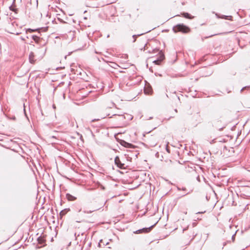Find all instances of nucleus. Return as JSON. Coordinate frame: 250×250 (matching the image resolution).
<instances>
[{
    "instance_id": "obj_1",
    "label": "nucleus",
    "mask_w": 250,
    "mask_h": 250,
    "mask_svg": "<svg viewBox=\"0 0 250 250\" xmlns=\"http://www.w3.org/2000/svg\"><path fill=\"white\" fill-rule=\"evenodd\" d=\"M174 30L175 32L180 31L183 33H188L189 31V29L183 24H179L174 27Z\"/></svg>"
},
{
    "instance_id": "obj_2",
    "label": "nucleus",
    "mask_w": 250,
    "mask_h": 250,
    "mask_svg": "<svg viewBox=\"0 0 250 250\" xmlns=\"http://www.w3.org/2000/svg\"><path fill=\"white\" fill-rule=\"evenodd\" d=\"M152 88L149 84H146L144 87V92L146 94L149 95L152 93Z\"/></svg>"
},
{
    "instance_id": "obj_3",
    "label": "nucleus",
    "mask_w": 250,
    "mask_h": 250,
    "mask_svg": "<svg viewBox=\"0 0 250 250\" xmlns=\"http://www.w3.org/2000/svg\"><path fill=\"white\" fill-rule=\"evenodd\" d=\"M115 163L119 168H123L124 167V164L121 163L120 159L118 156L116 157L115 158Z\"/></svg>"
},
{
    "instance_id": "obj_4",
    "label": "nucleus",
    "mask_w": 250,
    "mask_h": 250,
    "mask_svg": "<svg viewBox=\"0 0 250 250\" xmlns=\"http://www.w3.org/2000/svg\"><path fill=\"white\" fill-rule=\"evenodd\" d=\"M121 145L125 147H128V148H133L134 147V146L131 144H129L128 143H127L125 142V141H121L120 143Z\"/></svg>"
},
{
    "instance_id": "obj_5",
    "label": "nucleus",
    "mask_w": 250,
    "mask_h": 250,
    "mask_svg": "<svg viewBox=\"0 0 250 250\" xmlns=\"http://www.w3.org/2000/svg\"><path fill=\"white\" fill-rule=\"evenodd\" d=\"M34 54L33 52H31L29 55V60L30 63H33L35 62V60L34 59Z\"/></svg>"
},
{
    "instance_id": "obj_6",
    "label": "nucleus",
    "mask_w": 250,
    "mask_h": 250,
    "mask_svg": "<svg viewBox=\"0 0 250 250\" xmlns=\"http://www.w3.org/2000/svg\"><path fill=\"white\" fill-rule=\"evenodd\" d=\"M164 58V55L163 53H161V55H160V59H158L157 60H155V61H153V63H154L155 64H160V62H161V61L162 60H163Z\"/></svg>"
},
{
    "instance_id": "obj_7",
    "label": "nucleus",
    "mask_w": 250,
    "mask_h": 250,
    "mask_svg": "<svg viewBox=\"0 0 250 250\" xmlns=\"http://www.w3.org/2000/svg\"><path fill=\"white\" fill-rule=\"evenodd\" d=\"M152 227V226L150 227L149 228H144L142 229L138 230V231H137V233H142V232H149L151 230Z\"/></svg>"
},
{
    "instance_id": "obj_8",
    "label": "nucleus",
    "mask_w": 250,
    "mask_h": 250,
    "mask_svg": "<svg viewBox=\"0 0 250 250\" xmlns=\"http://www.w3.org/2000/svg\"><path fill=\"white\" fill-rule=\"evenodd\" d=\"M66 198L69 201H74L76 199V197L69 194H66Z\"/></svg>"
},
{
    "instance_id": "obj_9",
    "label": "nucleus",
    "mask_w": 250,
    "mask_h": 250,
    "mask_svg": "<svg viewBox=\"0 0 250 250\" xmlns=\"http://www.w3.org/2000/svg\"><path fill=\"white\" fill-rule=\"evenodd\" d=\"M68 210H67V209H65L61 211L60 213V216L61 217H62L63 216L65 215V214L68 212Z\"/></svg>"
},
{
    "instance_id": "obj_10",
    "label": "nucleus",
    "mask_w": 250,
    "mask_h": 250,
    "mask_svg": "<svg viewBox=\"0 0 250 250\" xmlns=\"http://www.w3.org/2000/svg\"><path fill=\"white\" fill-rule=\"evenodd\" d=\"M83 209H84L83 212L84 213H91V212H92L93 211V210H88V209H87L86 207H85L83 208Z\"/></svg>"
},
{
    "instance_id": "obj_11",
    "label": "nucleus",
    "mask_w": 250,
    "mask_h": 250,
    "mask_svg": "<svg viewBox=\"0 0 250 250\" xmlns=\"http://www.w3.org/2000/svg\"><path fill=\"white\" fill-rule=\"evenodd\" d=\"M183 15L184 17H185V18H189V19H191L192 18V17H191L189 16V15L188 13H183Z\"/></svg>"
},
{
    "instance_id": "obj_12",
    "label": "nucleus",
    "mask_w": 250,
    "mask_h": 250,
    "mask_svg": "<svg viewBox=\"0 0 250 250\" xmlns=\"http://www.w3.org/2000/svg\"><path fill=\"white\" fill-rule=\"evenodd\" d=\"M32 39L36 42H38L39 41V37L36 36H33Z\"/></svg>"
},
{
    "instance_id": "obj_13",
    "label": "nucleus",
    "mask_w": 250,
    "mask_h": 250,
    "mask_svg": "<svg viewBox=\"0 0 250 250\" xmlns=\"http://www.w3.org/2000/svg\"><path fill=\"white\" fill-rule=\"evenodd\" d=\"M34 30H33V29H28L27 30H26V32H32L33 31H34Z\"/></svg>"
},
{
    "instance_id": "obj_14",
    "label": "nucleus",
    "mask_w": 250,
    "mask_h": 250,
    "mask_svg": "<svg viewBox=\"0 0 250 250\" xmlns=\"http://www.w3.org/2000/svg\"><path fill=\"white\" fill-rule=\"evenodd\" d=\"M108 115H109V114H106L102 116V117H103V118H104L105 116H108Z\"/></svg>"
},
{
    "instance_id": "obj_15",
    "label": "nucleus",
    "mask_w": 250,
    "mask_h": 250,
    "mask_svg": "<svg viewBox=\"0 0 250 250\" xmlns=\"http://www.w3.org/2000/svg\"><path fill=\"white\" fill-rule=\"evenodd\" d=\"M10 9L11 10H13L14 11V9L13 8H12L11 7H10Z\"/></svg>"
},
{
    "instance_id": "obj_16",
    "label": "nucleus",
    "mask_w": 250,
    "mask_h": 250,
    "mask_svg": "<svg viewBox=\"0 0 250 250\" xmlns=\"http://www.w3.org/2000/svg\"><path fill=\"white\" fill-rule=\"evenodd\" d=\"M82 210V208L80 209L79 212H80Z\"/></svg>"
}]
</instances>
